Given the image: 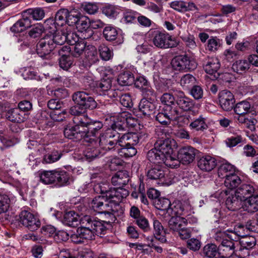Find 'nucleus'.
Instances as JSON below:
<instances>
[{"mask_svg":"<svg viewBox=\"0 0 258 258\" xmlns=\"http://www.w3.org/2000/svg\"><path fill=\"white\" fill-rule=\"evenodd\" d=\"M128 195V190L123 187H111L107 200L102 197H95L90 203V206L94 211L103 215L104 218L108 220L106 223H112L116 219L114 207Z\"/></svg>","mask_w":258,"mask_h":258,"instance_id":"obj_1","label":"nucleus"},{"mask_svg":"<svg viewBox=\"0 0 258 258\" xmlns=\"http://www.w3.org/2000/svg\"><path fill=\"white\" fill-rule=\"evenodd\" d=\"M157 139L154 148L148 151L147 158L151 162L160 163L165 156L174 153V150L177 147L175 140L168 138L164 129L158 128L155 131Z\"/></svg>","mask_w":258,"mask_h":258,"instance_id":"obj_2","label":"nucleus"},{"mask_svg":"<svg viewBox=\"0 0 258 258\" xmlns=\"http://www.w3.org/2000/svg\"><path fill=\"white\" fill-rule=\"evenodd\" d=\"M100 220L96 217L90 215H85L81 219V223L83 225L78 228V234L84 241L85 240H90L94 239L95 234H105L107 227L111 223H107L108 220L105 219Z\"/></svg>","mask_w":258,"mask_h":258,"instance_id":"obj_3","label":"nucleus"},{"mask_svg":"<svg viewBox=\"0 0 258 258\" xmlns=\"http://www.w3.org/2000/svg\"><path fill=\"white\" fill-rule=\"evenodd\" d=\"M40 181L45 184H54L58 186H63L70 184L71 177L65 170L55 169L43 171L39 174Z\"/></svg>","mask_w":258,"mask_h":258,"instance_id":"obj_4","label":"nucleus"},{"mask_svg":"<svg viewBox=\"0 0 258 258\" xmlns=\"http://www.w3.org/2000/svg\"><path fill=\"white\" fill-rule=\"evenodd\" d=\"M120 134L110 133L107 131L99 136V145L101 148L105 151L116 153L118 148L121 146Z\"/></svg>","mask_w":258,"mask_h":258,"instance_id":"obj_5","label":"nucleus"},{"mask_svg":"<svg viewBox=\"0 0 258 258\" xmlns=\"http://www.w3.org/2000/svg\"><path fill=\"white\" fill-rule=\"evenodd\" d=\"M75 123L82 125L83 131L85 132V141L92 143L94 140L89 138L91 137H95L96 134L103 127V123L100 121H92L86 116L80 117H76L74 120Z\"/></svg>","mask_w":258,"mask_h":258,"instance_id":"obj_6","label":"nucleus"},{"mask_svg":"<svg viewBox=\"0 0 258 258\" xmlns=\"http://www.w3.org/2000/svg\"><path fill=\"white\" fill-rule=\"evenodd\" d=\"M174 70L179 71H191L197 67L196 60L187 55H180L174 57L171 61Z\"/></svg>","mask_w":258,"mask_h":258,"instance_id":"obj_7","label":"nucleus"},{"mask_svg":"<svg viewBox=\"0 0 258 258\" xmlns=\"http://www.w3.org/2000/svg\"><path fill=\"white\" fill-rule=\"evenodd\" d=\"M19 222L30 230H37L41 225L39 219L28 211L23 210L19 214Z\"/></svg>","mask_w":258,"mask_h":258,"instance_id":"obj_8","label":"nucleus"},{"mask_svg":"<svg viewBox=\"0 0 258 258\" xmlns=\"http://www.w3.org/2000/svg\"><path fill=\"white\" fill-rule=\"evenodd\" d=\"M53 42L47 34L41 38L36 45L37 53L39 56L47 58V56L56 48Z\"/></svg>","mask_w":258,"mask_h":258,"instance_id":"obj_9","label":"nucleus"},{"mask_svg":"<svg viewBox=\"0 0 258 258\" xmlns=\"http://www.w3.org/2000/svg\"><path fill=\"white\" fill-rule=\"evenodd\" d=\"M154 45L161 48L174 47L177 46L178 42L168 33H159L156 34L153 39Z\"/></svg>","mask_w":258,"mask_h":258,"instance_id":"obj_10","label":"nucleus"},{"mask_svg":"<svg viewBox=\"0 0 258 258\" xmlns=\"http://www.w3.org/2000/svg\"><path fill=\"white\" fill-rule=\"evenodd\" d=\"M176 105L183 112H195V103L181 91H177Z\"/></svg>","mask_w":258,"mask_h":258,"instance_id":"obj_11","label":"nucleus"},{"mask_svg":"<svg viewBox=\"0 0 258 258\" xmlns=\"http://www.w3.org/2000/svg\"><path fill=\"white\" fill-rule=\"evenodd\" d=\"M75 124V125H68L64 128L63 133L65 137L75 141H80L83 139L85 140L86 134L82 125Z\"/></svg>","mask_w":258,"mask_h":258,"instance_id":"obj_12","label":"nucleus"},{"mask_svg":"<svg viewBox=\"0 0 258 258\" xmlns=\"http://www.w3.org/2000/svg\"><path fill=\"white\" fill-rule=\"evenodd\" d=\"M197 151V150L192 147H183L178 151L177 158L182 164L188 165L194 161Z\"/></svg>","mask_w":258,"mask_h":258,"instance_id":"obj_13","label":"nucleus"},{"mask_svg":"<svg viewBox=\"0 0 258 258\" xmlns=\"http://www.w3.org/2000/svg\"><path fill=\"white\" fill-rule=\"evenodd\" d=\"M219 102L221 108L225 111H230L235 102L233 94L227 90H222L219 94Z\"/></svg>","mask_w":258,"mask_h":258,"instance_id":"obj_14","label":"nucleus"},{"mask_svg":"<svg viewBox=\"0 0 258 258\" xmlns=\"http://www.w3.org/2000/svg\"><path fill=\"white\" fill-rule=\"evenodd\" d=\"M154 164H150L146 168V175L151 180L161 179L164 177L165 172L164 168L160 164L161 163L153 162Z\"/></svg>","mask_w":258,"mask_h":258,"instance_id":"obj_15","label":"nucleus"},{"mask_svg":"<svg viewBox=\"0 0 258 258\" xmlns=\"http://www.w3.org/2000/svg\"><path fill=\"white\" fill-rule=\"evenodd\" d=\"M121 147L131 146L135 147L143 137L140 133H128L120 135Z\"/></svg>","mask_w":258,"mask_h":258,"instance_id":"obj_16","label":"nucleus"},{"mask_svg":"<svg viewBox=\"0 0 258 258\" xmlns=\"http://www.w3.org/2000/svg\"><path fill=\"white\" fill-rule=\"evenodd\" d=\"M203 66L207 74L214 75L215 78L218 73L217 72L220 69V63L217 58L208 57L203 60Z\"/></svg>","mask_w":258,"mask_h":258,"instance_id":"obj_17","label":"nucleus"},{"mask_svg":"<svg viewBox=\"0 0 258 258\" xmlns=\"http://www.w3.org/2000/svg\"><path fill=\"white\" fill-rule=\"evenodd\" d=\"M217 165L216 159L210 155L203 156L198 160V166L202 171L209 172Z\"/></svg>","mask_w":258,"mask_h":258,"instance_id":"obj_18","label":"nucleus"},{"mask_svg":"<svg viewBox=\"0 0 258 258\" xmlns=\"http://www.w3.org/2000/svg\"><path fill=\"white\" fill-rule=\"evenodd\" d=\"M238 240H233L229 238H226L225 240L219 245V248L220 250L223 251L227 257L232 256L235 252V248L238 246Z\"/></svg>","mask_w":258,"mask_h":258,"instance_id":"obj_19","label":"nucleus"},{"mask_svg":"<svg viewBox=\"0 0 258 258\" xmlns=\"http://www.w3.org/2000/svg\"><path fill=\"white\" fill-rule=\"evenodd\" d=\"M130 180L128 172L126 170L117 172L111 178L112 184L117 187H123Z\"/></svg>","mask_w":258,"mask_h":258,"instance_id":"obj_20","label":"nucleus"},{"mask_svg":"<svg viewBox=\"0 0 258 258\" xmlns=\"http://www.w3.org/2000/svg\"><path fill=\"white\" fill-rule=\"evenodd\" d=\"M110 128L107 131H110V133H116L120 135H122L126 131L125 124L121 117V113L118 114L116 117H113L111 119V122L110 125Z\"/></svg>","mask_w":258,"mask_h":258,"instance_id":"obj_21","label":"nucleus"},{"mask_svg":"<svg viewBox=\"0 0 258 258\" xmlns=\"http://www.w3.org/2000/svg\"><path fill=\"white\" fill-rule=\"evenodd\" d=\"M139 111L143 115L149 116L154 113L155 105L146 99H142L138 105Z\"/></svg>","mask_w":258,"mask_h":258,"instance_id":"obj_22","label":"nucleus"},{"mask_svg":"<svg viewBox=\"0 0 258 258\" xmlns=\"http://www.w3.org/2000/svg\"><path fill=\"white\" fill-rule=\"evenodd\" d=\"M243 201L237 196V194L234 191L231 193L226 199L225 204L227 208L231 211H235L242 207V203Z\"/></svg>","mask_w":258,"mask_h":258,"instance_id":"obj_23","label":"nucleus"},{"mask_svg":"<svg viewBox=\"0 0 258 258\" xmlns=\"http://www.w3.org/2000/svg\"><path fill=\"white\" fill-rule=\"evenodd\" d=\"M235 191L237 196L244 202L246 199L254 194L255 189L250 184H243L239 186Z\"/></svg>","mask_w":258,"mask_h":258,"instance_id":"obj_24","label":"nucleus"},{"mask_svg":"<svg viewBox=\"0 0 258 258\" xmlns=\"http://www.w3.org/2000/svg\"><path fill=\"white\" fill-rule=\"evenodd\" d=\"M242 207L248 213H254L258 211V194H253L243 202Z\"/></svg>","mask_w":258,"mask_h":258,"instance_id":"obj_25","label":"nucleus"},{"mask_svg":"<svg viewBox=\"0 0 258 258\" xmlns=\"http://www.w3.org/2000/svg\"><path fill=\"white\" fill-rule=\"evenodd\" d=\"M31 26V21L22 13V19L17 21L11 28L15 33H20L26 30Z\"/></svg>","mask_w":258,"mask_h":258,"instance_id":"obj_26","label":"nucleus"},{"mask_svg":"<svg viewBox=\"0 0 258 258\" xmlns=\"http://www.w3.org/2000/svg\"><path fill=\"white\" fill-rule=\"evenodd\" d=\"M173 207L169 210V216H180L185 215L188 211V206L185 203L177 201L173 203Z\"/></svg>","mask_w":258,"mask_h":258,"instance_id":"obj_27","label":"nucleus"},{"mask_svg":"<svg viewBox=\"0 0 258 258\" xmlns=\"http://www.w3.org/2000/svg\"><path fill=\"white\" fill-rule=\"evenodd\" d=\"M62 222L64 225L74 227L81 223V219L77 213L71 211L64 214Z\"/></svg>","mask_w":258,"mask_h":258,"instance_id":"obj_28","label":"nucleus"},{"mask_svg":"<svg viewBox=\"0 0 258 258\" xmlns=\"http://www.w3.org/2000/svg\"><path fill=\"white\" fill-rule=\"evenodd\" d=\"M172 217L168 221V226L170 230L177 232L184 225L187 224V220L180 216L171 215Z\"/></svg>","mask_w":258,"mask_h":258,"instance_id":"obj_29","label":"nucleus"},{"mask_svg":"<svg viewBox=\"0 0 258 258\" xmlns=\"http://www.w3.org/2000/svg\"><path fill=\"white\" fill-rule=\"evenodd\" d=\"M66 27L61 30H57L53 34H47L49 37L54 41L53 43L56 48L58 46L63 45L66 41Z\"/></svg>","mask_w":258,"mask_h":258,"instance_id":"obj_30","label":"nucleus"},{"mask_svg":"<svg viewBox=\"0 0 258 258\" xmlns=\"http://www.w3.org/2000/svg\"><path fill=\"white\" fill-rule=\"evenodd\" d=\"M23 13L31 21V18L37 21L42 20L45 16L44 11L40 8L29 9L24 11Z\"/></svg>","mask_w":258,"mask_h":258,"instance_id":"obj_31","label":"nucleus"},{"mask_svg":"<svg viewBox=\"0 0 258 258\" xmlns=\"http://www.w3.org/2000/svg\"><path fill=\"white\" fill-rule=\"evenodd\" d=\"M117 81L121 86H130L134 84L135 77L133 74L130 71H126L119 74Z\"/></svg>","mask_w":258,"mask_h":258,"instance_id":"obj_32","label":"nucleus"},{"mask_svg":"<svg viewBox=\"0 0 258 258\" xmlns=\"http://www.w3.org/2000/svg\"><path fill=\"white\" fill-rule=\"evenodd\" d=\"M6 117L10 121L14 122L21 123L24 121V114L20 113L18 108H13L8 110L6 114Z\"/></svg>","mask_w":258,"mask_h":258,"instance_id":"obj_33","label":"nucleus"},{"mask_svg":"<svg viewBox=\"0 0 258 258\" xmlns=\"http://www.w3.org/2000/svg\"><path fill=\"white\" fill-rule=\"evenodd\" d=\"M241 182L240 178L235 173H230L228 175H226V178L224 181V185L229 189H234L238 187V185Z\"/></svg>","mask_w":258,"mask_h":258,"instance_id":"obj_34","label":"nucleus"},{"mask_svg":"<svg viewBox=\"0 0 258 258\" xmlns=\"http://www.w3.org/2000/svg\"><path fill=\"white\" fill-rule=\"evenodd\" d=\"M233 108L237 115H245L250 112L251 104L247 101H242L236 103Z\"/></svg>","mask_w":258,"mask_h":258,"instance_id":"obj_35","label":"nucleus"},{"mask_svg":"<svg viewBox=\"0 0 258 258\" xmlns=\"http://www.w3.org/2000/svg\"><path fill=\"white\" fill-rule=\"evenodd\" d=\"M104 154L99 149L95 147H88L84 151V156L89 162L102 157Z\"/></svg>","mask_w":258,"mask_h":258,"instance_id":"obj_36","label":"nucleus"},{"mask_svg":"<svg viewBox=\"0 0 258 258\" xmlns=\"http://www.w3.org/2000/svg\"><path fill=\"white\" fill-rule=\"evenodd\" d=\"M155 207L161 211L166 212L169 215V210L171 209V204L169 199L165 198H159L154 202Z\"/></svg>","mask_w":258,"mask_h":258,"instance_id":"obj_37","label":"nucleus"},{"mask_svg":"<svg viewBox=\"0 0 258 258\" xmlns=\"http://www.w3.org/2000/svg\"><path fill=\"white\" fill-rule=\"evenodd\" d=\"M227 231L230 233L231 237L236 238V239L232 238L233 240L238 241L240 237L242 238L246 235L245 226L241 224L235 225L233 229H228Z\"/></svg>","mask_w":258,"mask_h":258,"instance_id":"obj_38","label":"nucleus"},{"mask_svg":"<svg viewBox=\"0 0 258 258\" xmlns=\"http://www.w3.org/2000/svg\"><path fill=\"white\" fill-rule=\"evenodd\" d=\"M232 69L238 74H243L249 69V64L246 59L237 60L233 63Z\"/></svg>","mask_w":258,"mask_h":258,"instance_id":"obj_39","label":"nucleus"},{"mask_svg":"<svg viewBox=\"0 0 258 258\" xmlns=\"http://www.w3.org/2000/svg\"><path fill=\"white\" fill-rule=\"evenodd\" d=\"M189 127L190 129L197 131H203L208 128V125L206 123V119L201 115L198 118H195L194 120L190 123Z\"/></svg>","mask_w":258,"mask_h":258,"instance_id":"obj_40","label":"nucleus"},{"mask_svg":"<svg viewBox=\"0 0 258 258\" xmlns=\"http://www.w3.org/2000/svg\"><path fill=\"white\" fill-rule=\"evenodd\" d=\"M72 49V54L73 56L79 57L83 52H84L86 48V42L83 39H80L75 44H73Z\"/></svg>","mask_w":258,"mask_h":258,"instance_id":"obj_41","label":"nucleus"},{"mask_svg":"<svg viewBox=\"0 0 258 258\" xmlns=\"http://www.w3.org/2000/svg\"><path fill=\"white\" fill-rule=\"evenodd\" d=\"M213 238L218 242H222V241L225 240L226 238H229V239H236L235 237H231L230 233L226 231H222L219 229H215L213 230Z\"/></svg>","mask_w":258,"mask_h":258,"instance_id":"obj_42","label":"nucleus"},{"mask_svg":"<svg viewBox=\"0 0 258 258\" xmlns=\"http://www.w3.org/2000/svg\"><path fill=\"white\" fill-rule=\"evenodd\" d=\"M137 153V149L133 147H121L118 148L117 151V153L120 157L124 158H128L136 155Z\"/></svg>","mask_w":258,"mask_h":258,"instance_id":"obj_43","label":"nucleus"},{"mask_svg":"<svg viewBox=\"0 0 258 258\" xmlns=\"http://www.w3.org/2000/svg\"><path fill=\"white\" fill-rule=\"evenodd\" d=\"M163 109L171 120H176L181 114L177 105L165 106Z\"/></svg>","mask_w":258,"mask_h":258,"instance_id":"obj_44","label":"nucleus"},{"mask_svg":"<svg viewBox=\"0 0 258 258\" xmlns=\"http://www.w3.org/2000/svg\"><path fill=\"white\" fill-rule=\"evenodd\" d=\"M62 154L57 150H53L44 155L42 163L50 164L58 161L61 157Z\"/></svg>","mask_w":258,"mask_h":258,"instance_id":"obj_45","label":"nucleus"},{"mask_svg":"<svg viewBox=\"0 0 258 258\" xmlns=\"http://www.w3.org/2000/svg\"><path fill=\"white\" fill-rule=\"evenodd\" d=\"M177 91L174 94L164 93L160 97V101L165 106L176 105Z\"/></svg>","mask_w":258,"mask_h":258,"instance_id":"obj_46","label":"nucleus"},{"mask_svg":"<svg viewBox=\"0 0 258 258\" xmlns=\"http://www.w3.org/2000/svg\"><path fill=\"white\" fill-rule=\"evenodd\" d=\"M97 106V103L94 98L86 93L85 97L81 106V108L84 109L93 110Z\"/></svg>","mask_w":258,"mask_h":258,"instance_id":"obj_47","label":"nucleus"},{"mask_svg":"<svg viewBox=\"0 0 258 258\" xmlns=\"http://www.w3.org/2000/svg\"><path fill=\"white\" fill-rule=\"evenodd\" d=\"M160 163H164L167 166L171 168H175L179 166L180 162L178 159H176L175 154L173 153L171 155L165 156L164 159L161 160Z\"/></svg>","mask_w":258,"mask_h":258,"instance_id":"obj_48","label":"nucleus"},{"mask_svg":"<svg viewBox=\"0 0 258 258\" xmlns=\"http://www.w3.org/2000/svg\"><path fill=\"white\" fill-rule=\"evenodd\" d=\"M235 173V167L230 163L222 164L218 169L219 176L226 178V175Z\"/></svg>","mask_w":258,"mask_h":258,"instance_id":"obj_49","label":"nucleus"},{"mask_svg":"<svg viewBox=\"0 0 258 258\" xmlns=\"http://www.w3.org/2000/svg\"><path fill=\"white\" fill-rule=\"evenodd\" d=\"M66 41L70 45L73 44L80 41V37H79L76 33L71 30V27L69 26L66 27Z\"/></svg>","mask_w":258,"mask_h":258,"instance_id":"obj_50","label":"nucleus"},{"mask_svg":"<svg viewBox=\"0 0 258 258\" xmlns=\"http://www.w3.org/2000/svg\"><path fill=\"white\" fill-rule=\"evenodd\" d=\"M121 117L124 121L126 130L127 127H135L138 122V119L128 112H121Z\"/></svg>","mask_w":258,"mask_h":258,"instance_id":"obj_51","label":"nucleus"},{"mask_svg":"<svg viewBox=\"0 0 258 258\" xmlns=\"http://www.w3.org/2000/svg\"><path fill=\"white\" fill-rule=\"evenodd\" d=\"M205 256L209 258H215L218 255L217 246L214 244H208L204 246L203 250Z\"/></svg>","mask_w":258,"mask_h":258,"instance_id":"obj_52","label":"nucleus"},{"mask_svg":"<svg viewBox=\"0 0 258 258\" xmlns=\"http://www.w3.org/2000/svg\"><path fill=\"white\" fill-rule=\"evenodd\" d=\"M111 187H109L107 184L98 183L94 186V190L98 194H100L102 196L98 197H103L105 200H107L108 193L109 192Z\"/></svg>","mask_w":258,"mask_h":258,"instance_id":"obj_53","label":"nucleus"},{"mask_svg":"<svg viewBox=\"0 0 258 258\" xmlns=\"http://www.w3.org/2000/svg\"><path fill=\"white\" fill-rule=\"evenodd\" d=\"M240 243L243 248L249 249L253 248L255 245L256 239L253 236L246 235L240 240Z\"/></svg>","mask_w":258,"mask_h":258,"instance_id":"obj_54","label":"nucleus"},{"mask_svg":"<svg viewBox=\"0 0 258 258\" xmlns=\"http://www.w3.org/2000/svg\"><path fill=\"white\" fill-rule=\"evenodd\" d=\"M118 33L115 28L112 26H106L103 30V35L107 41H113L116 39Z\"/></svg>","mask_w":258,"mask_h":258,"instance_id":"obj_55","label":"nucleus"},{"mask_svg":"<svg viewBox=\"0 0 258 258\" xmlns=\"http://www.w3.org/2000/svg\"><path fill=\"white\" fill-rule=\"evenodd\" d=\"M86 58L90 62H95L98 58L97 57V50L96 48L92 45H88L86 47L84 51Z\"/></svg>","mask_w":258,"mask_h":258,"instance_id":"obj_56","label":"nucleus"},{"mask_svg":"<svg viewBox=\"0 0 258 258\" xmlns=\"http://www.w3.org/2000/svg\"><path fill=\"white\" fill-rule=\"evenodd\" d=\"M99 51L100 56L103 60H108L113 56L112 50L104 44L99 46Z\"/></svg>","mask_w":258,"mask_h":258,"instance_id":"obj_57","label":"nucleus"},{"mask_svg":"<svg viewBox=\"0 0 258 258\" xmlns=\"http://www.w3.org/2000/svg\"><path fill=\"white\" fill-rule=\"evenodd\" d=\"M67 15H68V10H59L55 15V23L57 25L62 26L64 23H66V20L68 16Z\"/></svg>","mask_w":258,"mask_h":258,"instance_id":"obj_58","label":"nucleus"},{"mask_svg":"<svg viewBox=\"0 0 258 258\" xmlns=\"http://www.w3.org/2000/svg\"><path fill=\"white\" fill-rule=\"evenodd\" d=\"M242 142V136L237 134H233L232 136L227 138L225 141L227 146L229 148L235 147Z\"/></svg>","mask_w":258,"mask_h":258,"instance_id":"obj_59","label":"nucleus"},{"mask_svg":"<svg viewBox=\"0 0 258 258\" xmlns=\"http://www.w3.org/2000/svg\"><path fill=\"white\" fill-rule=\"evenodd\" d=\"M196 78L190 74H186L180 80L181 85L187 89L194 85L196 83Z\"/></svg>","mask_w":258,"mask_h":258,"instance_id":"obj_60","label":"nucleus"},{"mask_svg":"<svg viewBox=\"0 0 258 258\" xmlns=\"http://www.w3.org/2000/svg\"><path fill=\"white\" fill-rule=\"evenodd\" d=\"M141 92L144 97L143 99H146L147 100L152 101H153L156 97V92L150 85L142 89Z\"/></svg>","mask_w":258,"mask_h":258,"instance_id":"obj_61","label":"nucleus"},{"mask_svg":"<svg viewBox=\"0 0 258 258\" xmlns=\"http://www.w3.org/2000/svg\"><path fill=\"white\" fill-rule=\"evenodd\" d=\"M76 26L79 32L84 31L90 28V19L87 17H80Z\"/></svg>","mask_w":258,"mask_h":258,"instance_id":"obj_62","label":"nucleus"},{"mask_svg":"<svg viewBox=\"0 0 258 258\" xmlns=\"http://www.w3.org/2000/svg\"><path fill=\"white\" fill-rule=\"evenodd\" d=\"M135 223L144 232H148L151 230L148 220L144 217L141 216L135 221Z\"/></svg>","mask_w":258,"mask_h":258,"instance_id":"obj_63","label":"nucleus"},{"mask_svg":"<svg viewBox=\"0 0 258 258\" xmlns=\"http://www.w3.org/2000/svg\"><path fill=\"white\" fill-rule=\"evenodd\" d=\"M81 8L89 14H94L98 10V7L96 4L85 2L82 4Z\"/></svg>","mask_w":258,"mask_h":258,"instance_id":"obj_64","label":"nucleus"}]
</instances>
